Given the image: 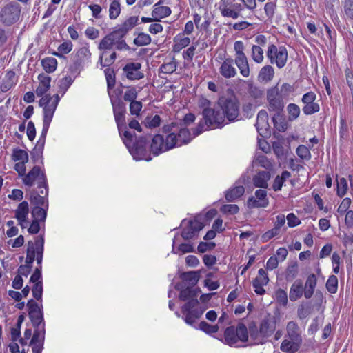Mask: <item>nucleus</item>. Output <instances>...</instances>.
<instances>
[{
  "label": "nucleus",
  "mask_w": 353,
  "mask_h": 353,
  "mask_svg": "<svg viewBox=\"0 0 353 353\" xmlns=\"http://www.w3.org/2000/svg\"><path fill=\"white\" fill-rule=\"evenodd\" d=\"M110 100L112 106L114 120L118 128L119 135L130 152L136 160L144 159L145 150L143 145L145 144V140L135 142L134 133L128 130L125 121L126 106L125 103L118 98L114 97V94L110 93Z\"/></svg>",
  "instance_id": "f257e3e1"
},
{
  "label": "nucleus",
  "mask_w": 353,
  "mask_h": 353,
  "mask_svg": "<svg viewBox=\"0 0 353 353\" xmlns=\"http://www.w3.org/2000/svg\"><path fill=\"white\" fill-rule=\"evenodd\" d=\"M28 316L34 328L29 345L33 353H41L43 349L46 329L42 304L39 305L34 300L30 299L27 303Z\"/></svg>",
  "instance_id": "f03ea898"
},
{
  "label": "nucleus",
  "mask_w": 353,
  "mask_h": 353,
  "mask_svg": "<svg viewBox=\"0 0 353 353\" xmlns=\"http://www.w3.org/2000/svg\"><path fill=\"white\" fill-rule=\"evenodd\" d=\"M176 289L180 290V300L188 301L181 307V312L183 315L182 318L188 325L194 326L196 320L203 315L206 310L205 307L199 305L196 299L201 290L199 288H193L192 287L181 289L179 285H176Z\"/></svg>",
  "instance_id": "7ed1b4c3"
},
{
  "label": "nucleus",
  "mask_w": 353,
  "mask_h": 353,
  "mask_svg": "<svg viewBox=\"0 0 353 353\" xmlns=\"http://www.w3.org/2000/svg\"><path fill=\"white\" fill-rule=\"evenodd\" d=\"M241 3H232L231 0H221L219 3V10L222 17L236 19L239 17L243 19H252L251 14L245 16L243 14L245 8L253 12L256 7V0H239Z\"/></svg>",
  "instance_id": "20e7f679"
},
{
  "label": "nucleus",
  "mask_w": 353,
  "mask_h": 353,
  "mask_svg": "<svg viewBox=\"0 0 353 353\" xmlns=\"http://www.w3.org/2000/svg\"><path fill=\"white\" fill-rule=\"evenodd\" d=\"M276 327V318L268 314L261 321L259 327L254 322L249 324L248 330L253 344H264L267 339L272 336Z\"/></svg>",
  "instance_id": "39448f33"
},
{
  "label": "nucleus",
  "mask_w": 353,
  "mask_h": 353,
  "mask_svg": "<svg viewBox=\"0 0 353 353\" xmlns=\"http://www.w3.org/2000/svg\"><path fill=\"white\" fill-rule=\"evenodd\" d=\"M203 122L199 123L197 127L194 130V135L198 136L204 130L210 128H218L225 125L224 116L219 110L212 108H204L202 111Z\"/></svg>",
  "instance_id": "423d86ee"
},
{
  "label": "nucleus",
  "mask_w": 353,
  "mask_h": 353,
  "mask_svg": "<svg viewBox=\"0 0 353 353\" xmlns=\"http://www.w3.org/2000/svg\"><path fill=\"white\" fill-rule=\"evenodd\" d=\"M248 328L242 323L236 327H228L224 331V338L221 340L225 344L231 347H240L239 342H247L249 337Z\"/></svg>",
  "instance_id": "0eeeda50"
},
{
  "label": "nucleus",
  "mask_w": 353,
  "mask_h": 353,
  "mask_svg": "<svg viewBox=\"0 0 353 353\" xmlns=\"http://www.w3.org/2000/svg\"><path fill=\"white\" fill-rule=\"evenodd\" d=\"M217 105L221 110L225 120L227 119L229 122L239 120L240 103L235 96H222L219 98Z\"/></svg>",
  "instance_id": "6e6552de"
},
{
  "label": "nucleus",
  "mask_w": 353,
  "mask_h": 353,
  "mask_svg": "<svg viewBox=\"0 0 353 353\" xmlns=\"http://www.w3.org/2000/svg\"><path fill=\"white\" fill-rule=\"evenodd\" d=\"M91 52L88 43L75 50L72 55L69 71L71 74L78 76L85 65L90 61Z\"/></svg>",
  "instance_id": "1a4fd4ad"
},
{
  "label": "nucleus",
  "mask_w": 353,
  "mask_h": 353,
  "mask_svg": "<svg viewBox=\"0 0 353 353\" xmlns=\"http://www.w3.org/2000/svg\"><path fill=\"white\" fill-rule=\"evenodd\" d=\"M44 252L43 235H39L34 238V241H28L27 243L26 257L27 263L32 265L34 260L37 261V267L42 268V261Z\"/></svg>",
  "instance_id": "9d476101"
},
{
  "label": "nucleus",
  "mask_w": 353,
  "mask_h": 353,
  "mask_svg": "<svg viewBox=\"0 0 353 353\" xmlns=\"http://www.w3.org/2000/svg\"><path fill=\"white\" fill-rule=\"evenodd\" d=\"M21 7L17 1L7 3L0 10V23L4 26H11L21 17Z\"/></svg>",
  "instance_id": "9b49d317"
},
{
  "label": "nucleus",
  "mask_w": 353,
  "mask_h": 353,
  "mask_svg": "<svg viewBox=\"0 0 353 353\" xmlns=\"http://www.w3.org/2000/svg\"><path fill=\"white\" fill-rule=\"evenodd\" d=\"M163 132L174 135L173 137H174L171 143L174 144V147H180L182 145L187 144L190 143L192 139L188 129L179 127L176 123L174 122L170 124L165 125L163 127Z\"/></svg>",
  "instance_id": "f8f14e48"
},
{
  "label": "nucleus",
  "mask_w": 353,
  "mask_h": 353,
  "mask_svg": "<svg viewBox=\"0 0 353 353\" xmlns=\"http://www.w3.org/2000/svg\"><path fill=\"white\" fill-rule=\"evenodd\" d=\"M23 183L29 188L37 185L39 189L47 188L48 181L44 170L34 165L22 179Z\"/></svg>",
  "instance_id": "ddd939ff"
},
{
  "label": "nucleus",
  "mask_w": 353,
  "mask_h": 353,
  "mask_svg": "<svg viewBox=\"0 0 353 353\" xmlns=\"http://www.w3.org/2000/svg\"><path fill=\"white\" fill-rule=\"evenodd\" d=\"M266 98L268 110L274 114L281 113L285 107V99L279 93L278 85L268 89Z\"/></svg>",
  "instance_id": "4468645a"
},
{
  "label": "nucleus",
  "mask_w": 353,
  "mask_h": 353,
  "mask_svg": "<svg viewBox=\"0 0 353 353\" xmlns=\"http://www.w3.org/2000/svg\"><path fill=\"white\" fill-rule=\"evenodd\" d=\"M173 134H168L165 140L161 134H156L152 139L150 149L154 155L157 156L159 154L166 152L174 148V144L171 142L173 141Z\"/></svg>",
  "instance_id": "2eb2a0df"
},
{
  "label": "nucleus",
  "mask_w": 353,
  "mask_h": 353,
  "mask_svg": "<svg viewBox=\"0 0 353 353\" xmlns=\"http://www.w3.org/2000/svg\"><path fill=\"white\" fill-rule=\"evenodd\" d=\"M267 57L272 64H276L279 68H283L288 60V51L285 47L278 48L271 44L268 46Z\"/></svg>",
  "instance_id": "dca6fc26"
},
{
  "label": "nucleus",
  "mask_w": 353,
  "mask_h": 353,
  "mask_svg": "<svg viewBox=\"0 0 353 353\" xmlns=\"http://www.w3.org/2000/svg\"><path fill=\"white\" fill-rule=\"evenodd\" d=\"M60 97L59 94H46L39 100V105L43 108V118L52 119L57 108Z\"/></svg>",
  "instance_id": "f3484780"
},
{
  "label": "nucleus",
  "mask_w": 353,
  "mask_h": 353,
  "mask_svg": "<svg viewBox=\"0 0 353 353\" xmlns=\"http://www.w3.org/2000/svg\"><path fill=\"white\" fill-rule=\"evenodd\" d=\"M30 212L32 220L28 228V232L30 234H36L40 230V223L46 221V210L39 207L32 208Z\"/></svg>",
  "instance_id": "a211bd4d"
},
{
  "label": "nucleus",
  "mask_w": 353,
  "mask_h": 353,
  "mask_svg": "<svg viewBox=\"0 0 353 353\" xmlns=\"http://www.w3.org/2000/svg\"><path fill=\"white\" fill-rule=\"evenodd\" d=\"M30 212L29 205L26 201L19 203L14 210V218L22 228H26L29 225L28 216Z\"/></svg>",
  "instance_id": "6ab92c4d"
},
{
  "label": "nucleus",
  "mask_w": 353,
  "mask_h": 353,
  "mask_svg": "<svg viewBox=\"0 0 353 353\" xmlns=\"http://www.w3.org/2000/svg\"><path fill=\"white\" fill-rule=\"evenodd\" d=\"M48 187L41 189L40 193L33 191L30 196V201L32 205H34L33 208H42L47 211L48 209Z\"/></svg>",
  "instance_id": "aec40b11"
},
{
  "label": "nucleus",
  "mask_w": 353,
  "mask_h": 353,
  "mask_svg": "<svg viewBox=\"0 0 353 353\" xmlns=\"http://www.w3.org/2000/svg\"><path fill=\"white\" fill-rule=\"evenodd\" d=\"M256 199L250 197L248 200V206L250 208H266L269 204L268 199L267 198V191L263 189L256 190Z\"/></svg>",
  "instance_id": "412c9836"
},
{
  "label": "nucleus",
  "mask_w": 353,
  "mask_h": 353,
  "mask_svg": "<svg viewBox=\"0 0 353 353\" xmlns=\"http://www.w3.org/2000/svg\"><path fill=\"white\" fill-rule=\"evenodd\" d=\"M187 226L184 227L181 232V236L189 240L196 235L203 228V224L197 219L188 220Z\"/></svg>",
  "instance_id": "4be33fe9"
},
{
  "label": "nucleus",
  "mask_w": 353,
  "mask_h": 353,
  "mask_svg": "<svg viewBox=\"0 0 353 353\" xmlns=\"http://www.w3.org/2000/svg\"><path fill=\"white\" fill-rule=\"evenodd\" d=\"M255 126L261 136L264 137L269 134L268 114L265 110H261L258 112Z\"/></svg>",
  "instance_id": "5701e85b"
},
{
  "label": "nucleus",
  "mask_w": 353,
  "mask_h": 353,
  "mask_svg": "<svg viewBox=\"0 0 353 353\" xmlns=\"http://www.w3.org/2000/svg\"><path fill=\"white\" fill-rule=\"evenodd\" d=\"M234 60L230 57L223 59L219 68V73L222 77L225 79H230L237 74V71L234 66Z\"/></svg>",
  "instance_id": "b1692460"
},
{
  "label": "nucleus",
  "mask_w": 353,
  "mask_h": 353,
  "mask_svg": "<svg viewBox=\"0 0 353 353\" xmlns=\"http://www.w3.org/2000/svg\"><path fill=\"white\" fill-rule=\"evenodd\" d=\"M141 64L139 62L127 63L123 70L126 77L130 80H139L143 78L144 74L141 72Z\"/></svg>",
  "instance_id": "393cba45"
},
{
  "label": "nucleus",
  "mask_w": 353,
  "mask_h": 353,
  "mask_svg": "<svg viewBox=\"0 0 353 353\" xmlns=\"http://www.w3.org/2000/svg\"><path fill=\"white\" fill-rule=\"evenodd\" d=\"M269 282V278L265 270L260 268L258 271V276L253 280L252 285L255 293L263 295L265 293L263 287Z\"/></svg>",
  "instance_id": "a878e982"
},
{
  "label": "nucleus",
  "mask_w": 353,
  "mask_h": 353,
  "mask_svg": "<svg viewBox=\"0 0 353 353\" xmlns=\"http://www.w3.org/2000/svg\"><path fill=\"white\" fill-rule=\"evenodd\" d=\"M17 82L18 78L15 72L12 70H8L1 82L0 90L3 92H6L14 87Z\"/></svg>",
  "instance_id": "bb28decb"
},
{
  "label": "nucleus",
  "mask_w": 353,
  "mask_h": 353,
  "mask_svg": "<svg viewBox=\"0 0 353 353\" xmlns=\"http://www.w3.org/2000/svg\"><path fill=\"white\" fill-rule=\"evenodd\" d=\"M138 17H130L113 31L120 37H125L138 23Z\"/></svg>",
  "instance_id": "cd10ccee"
},
{
  "label": "nucleus",
  "mask_w": 353,
  "mask_h": 353,
  "mask_svg": "<svg viewBox=\"0 0 353 353\" xmlns=\"http://www.w3.org/2000/svg\"><path fill=\"white\" fill-rule=\"evenodd\" d=\"M304 295V288L303 281L296 279L290 287L289 298L291 301H296Z\"/></svg>",
  "instance_id": "c85d7f7f"
},
{
  "label": "nucleus",
  "mask_w": 353,
  "mask_h": 353,
  "mask_svg": "<svg viewBox=\"0 0 353 353\" xmlns=\"http://www.w3.org/2000/svg\"><path fill=\"white\" fill-rule=\"evenodd\" d=\"M161 0L155 3L152 11V17H154L155 21H159L161 19L171 14V9L168 6H161Z\"/></svg>",
  "instance_id": "c756f323"
},
{
  "label": "nucleus",
  "mask_w": 353,
  "mask_h": 353,
  "mask_svg": "<svg viewBox=\"0 0 353 353\" xmlns=\"http://www.w3.org/2000/svg\"><path fill=\"white\" fill-rule=\"evenodd\" d=\"M38 80L39 84L35 92L38 97H43L46 95V93L50 90L51 77L45 74H40L38 76Z\"/></svg>",
  "instance_id": "7c9ffc66"
},
{
  "label": "nucleus",
  "mask_w": 353,
  "mask_h": 353,
  "mask_svg": "<svg viewBox=\"0 0 353 353\" xmlns=\"http://www.w3.org/2000/svg\"><path fill=\"white\" fill-rule=\"evenodd\" d=\"M271 174L268 171H260L254 175L252 178L253 185L256 188L265 189L268 188V182L270 179Z\"/></svg>",
  "instance_id": "2f4dec72"
},
{
  "label": "nucleus",
  "mask_w": 353,
  "mask_h": 353,
  "mask_svg": "<svg viewBox=\"0 0 353 353\" xmlns=\"http://www.w3.org/2000/svg\"><path fill=\"white\" fill-rule=\"evenodd\" d=\"M287 334L290 340L302 342L301 331L294 321H289L286 325Z\"/></svg>",
  "instance_id": "473e14b6"
},
{
  "label": "nucleus",
  "mask_w": 353,
  "mask_h": 353,
  "mask_svg": "<svg viewBox=\"0 0 353 353\" xmlns=\"http://www.w3.org/2000/svg\"><path fill=\"white\" fill-rule=\"evenodd\" d=\"M117 34L112 31L106 36H105L99 42L98 48L99 50L105 52L112 50L114 46L115 39H117Z\"/></svg>",
  "instance_id": "72a5a7b5"
},
{
  "label": "nucleus",
  "mask_w": 353,
  "mask_h": 353,
  "mask_svg": "<svg viewBox=\"0 0 353 353\" xmlns=\"http://www.w3.org/2000/svg\"><path fill=\"white\" fill-rule=\"evenodd\" d=\"M317 283V279L314 274H310L305 281L304 288V296L305 299H310L314 292Z\"/></svg>",
  "instance_id": "f704fd0d"
},
{
  "label": "nucleus",
  "mask_w": 353,
  "mask_h": 353,
  "mask_svg": "<svg viewBox=\"0 0 353 353\" xmlns=\"http://www.w3.org/2000/svg\"><path fill=\"white\" fill-rule=\"evenodd\" d=\"M234 60L241 75L243 77H248L250 74V69L247 56L235 57Z\"/></svg>",
  "instance_id": "c9c22d12"
},
{
  "label": "nucleus",
  "mask_w": 353,
  "mask_h": 353,
  "mask_svg": "<svg viewBox=\"0 0 353 353\" xmlns=\"http://www.w3.org/2000/svg\"><path fill=\"white\" fill-rule=\"evenodd\" d=\"M248 97L254 101L255 103L261 101L264 97L263 90L252 83L248 84Z\"/></svg>",
  "instance_id": "e433bc0d"
},
{
  "label": "nucleus",
  "mask_w": 353,
  "mask_h": 353,
  "mask_svg": "<svg viewBox=\"0 0 353 353\" xmlns=\"http://www.w3.org/2000/svg\"><path fill=\"white\" fill-rule=\"evenodd\" d=\"M174 45L172 50L174 52H179L183 48L187 47L190 43L189 37H184L181 34H178L173 39Z\"/></svg>",
  "instance_id": "4c0bfd02"
},
{
  "label": "nucleus",
  "mask_w": 353,
  "mask_h": 353,
  "mask_svg": "<svg viewBox=\"0 0 353 353\" xmlns=\"http://www.w3.org/2000/svg\"><path fill=\"white\" fill-rule=\"evenodd\" d=\"M200 273L201 270L185 272L181 274L180 277L190 285L194 286L200 279Z\"/></svg>",
  "instance_id": "58836bf2"
},
{
  "label": "nucleus",
  "mask_w": 353,
  "mask_h": 353,
  "mask_svg": "<svg viewBox=\"0 0 353 353\" xmlns=\"http://www.w3.org/2000/svg\"><path fill=\"white\" fill-rule=\"evenodd\" d=\"M301 343V342L299 341L285 339L281 343L280 349L283 352L295 353L298 351Z\"/></svg>",
  "instance_id": "ea45409f"
},
{
  "label": "nucleus",
  "mask_w": 353,
  "mask_h": 353,
  "mask_svg": "<svg viewBox=\"0 0 353 353\" xmlns=\"http://www.w3.org/2000/svg\"><path fill=\"white\" fill-rule=\"evenodd\" d=\"M291 176V173L288 170H284L282 172L281 175H277L274 179L272 183V189L275 191H280L282 189V187L285 183V181L288 179Z\"/></svg>",
  "instance_id": "a19ab883"
},
{
  "label": "nucleus",
  "mask_w": 353,
  "mask_h": 353,
  "mask_svg": "<svg viewBox=\"0 0 353 353\" xmlns=\"http://www.w3.org/2000/svg\"><path fill=\"white\" fill-rule=\"evenodd\" d=\"M72 48L73 44L70 41H64L59 46L58 52H54L52 54L61 59H65V54L70 53Z\"/></svg>",
  "instance_id": "79ce46f5"
},
{
  "label": "nucleus",
  "mask_w": 353,
  "mask_h": 353,
  "mask_svg": "<svg viewBox=\"0 0 353 353\" xmlns=\"http://www.w3.org/2000/svg\"><path fill=\"white\" fill-rule=\"evenodd\" d=\"M245 192V188L243 185L236 186L228 191L225 194V199L232 202L241 197Z\"/></svg>",
  "instance_id": "37998d69"
},
{
  "label": "nucleus",
  "mask_w": 353,
  "mask_h": 353,
  "mask_svg": "<svg viewBox=\"0 0 353 353\" xmlns=\"http://www.w3.org/2000/svg\"><path fill=\"white\" fill-rule=\"evenodd\" d=\"M274 75V68L271 65H265L263 67L259 73V80L261 81H270Z\"/></svg>",
  "instance_id": "c03bdc74"
},
{
  "label": "nucleus",
  "mask_w": 353,
  "mask_h": 353,
  "mask_svg": "<svg viewBox=\"0 0 353 353\" xmlns=\"http://www.w3.org/2000/svg\"><path fill=\"white\" fill-rule=\"evenodd\" d=\"M41 63L47 73H52L57 68V61L53 57H46L41 60Z\"/></svg>",
  "instance_id": "a18cd8bd"
},
{
  "label": "nucleus",
  "mask_w": 353,
  "mask_h": 353,
  "mask_svg": "<svg viewBox=\"0 0 353 353\" xmlns=\"http://www.w3.org/2000/svg\"><path fill=\"white\" fill-rule=\"evenodd\" d=\"M177 67L178 62L172 57L169 61L163 63L160 66V70L162 73L170 74L176 71Z\"/></svg>",
  "instance_id": "49530a36"
},
{
  "label": "nucleus",
  "mask_w": 353,
  "mask_h": 353,
  "mask_svg": "<svg viewBox=\"0 0 353 353\" xmlns=\"http://www.w3.org/2000/svg\"><path fill=\"white\" fill-rule=\"evenodd\" d=\"M121 3L119 0H111L109 6V17L110 19H116L121 13Z\"/></svg>",
  "instance_id": "de8ad7c7"
},
{
  "label": "nucleus",
  "mask_w": 353,
  "mask_h": 353,
  "mask_svg": "<svg viewBox=\"0 0 353 353\" xmlns=\"http://www.w3.org/2000/svg\"><path fill=\"white\" fill-rule=\"evenodd\" d=\"M254 163L267 170H270L273 167L272 162L264 154L256 155Z\"/></svg>",
  "instance_id": "09e8293b"
},
{
  "label": "nucleus",
  "mask_w": 353,
  "mask_h": 353,
  "mask_svg": "<svg viewBox=\"0 0 353 353\" xmlns=\"http://www.w3.org/2000/svg\"><path fill=\"white\" fill-rule=\"evenodd\" d=\"M251 56L254 62L261 63L264 59L263 48L259 46L253 45Z\"/></svg>",
  "instance_id": "8fccbe9b"
},
{
  "label": "nucleus",
  "mask_w": 353,
  "mask_h": 353,
  "mask_svg": "<svg viewBox=\"0 0 353 353\" xmlns=\"http://www.w3.org/2000/svg\"><path fill=\"white\" fill-rule=\"evenodd\" d=\"M12 159L14 161L28 162V154L22 149L14 148L12 151Z\"/></svg>",
  "instance_id": "3c124183"
},
{
  "label": "nucleus",
  "mask_w": 353,
  "mask_h": 353,
  "mask_svg": "<svg viewBox=\"0 0 353 353\" xmlns=\"http://www.w3.org/2000/svg\"><path fill=\"white\" fill-rule=\"evenodd\" d=\"M342 6L345 17L349 20H353V0H344Z\"/></svg>",
  "instance_id": "603ef678"
},
{
  "label": "nucleus",
  "mask_w": 353,
  "mask_h": 353,
  "mask_svg": "<svg viewBox=\"0 0 353 353\" xmlns=\"http://www.w3.org/2000/svg\"><path fill=\"white\" fill-rule=\"evenodd\" d=\"M138 96V92L135 87L128 86L123 93V99L125 101L131 102L136 101Z\"/></svg>",
  "instance_id": "864d4df0"
},
{
  "label": "nucleus",
  "mask_w": 353,
  "mask_h": 353,
  "mask_svg": "<svg viewBox=\"0 0 353 353\" xmlns=\"http://www.w3.org/2000/svg\"><path fill=\"white\" fill-rule=\"evenodd\" d=\"M274 127L280 132H284L287 128V124L282 118L281 113H276L272 117Z\"/></svg>",
  "instance_id": "5fc2aeb1"
},
{
  "label": "nucleus",
  "mask_w": 353,
  "mask_h": 353,
  "mask_svg": "<svg viewBox=\"0 0 353 353\" xmlns=\"http://www.w3.org/2000/svg\"><path fill=\"white\" fill-rule=\"evenodd\" d=\"M198 328L208 334L216 333L219 329L218 325H212L205 321H201L198 325Z\"/></svg>",
  "instance_id": "6e6d98bb"
},
{
  "label": "nucleus",
  "mask_w": 353,
  "mask_h": 353,
  "mask_svg": "<svg viewBox=\"0 0 353 353\" xmlns=\"http://www.w3.org/2000/svg\"><path fill=\"white\" fill-rule=\"evenodd\" d=\"M151 41V37L148 34L141 32L134 39V43L137 46H143L150 44Z\"/></svg>",
  "instance_id": "4d7b16f0"
},
{
  "label": "nucleus",
  "mask_w": 353,
  "mask_h": 353,
  "mask_svg": "<svg viewBox=\"0 0 353 353\" xmlns=\"http://www.w3.org/2000/svg\"><path fill=\"white\" fill-rule=\"evenodd\" d=\"M287 111L288 113V119L290 121L296 119L300 114V108L295 103H290L287 106Z\"/></svg>",
  "instance_id": "13d9d810"
},
{
  "label": "nucleus",
  "mask_w": 353,
  "mask_h": 353,
  "mask_svg": "<svg viewBox=\"0 0 353 353\" xmlns=\"http://www.w3.org/2000/svg\"><path fill=\"white\" fill-rule=\"evenodd\" d=\"M161 119L159 115L147 117L144 120V125L148 128H154L160 125Z\"/></svg>",
  "instance_id": "bf43d9fd"
},
{
  "label": "nucleus",
  "mask_w": 353,
  "mask_h": 353,
  "mask_svg": "<svg viewBox=\"0 0 353 353\" xmlns=\"http://www.w3.org/2000/svg\"><path fill=\"white\" fill-rule=\"evenodd\" d=\"M143 108V103L139 101H134L130 102L129 105V110L130 113L132 116H134L135 117H138L140 115V112L141 111Z\"/></svg>",
  "instance_id": "052dcab7"
},
{
  "label": "nucleus",
  "mask_w": 353,
  "mask_h": 353,
  "mask_svg": "<svg viewBox=\"0 0 353 353\" xmlns=\"http://www.w3.org/2000/svg\"><path fill=\"white\" fill-rule=\"evenodd\" d=\"M319 110L320 106L315 101L304 104V106L302 108V111L305 115L313 114L318 112Z\"/></svg>",
  "instance_id": "680f3d73"
},
{
  "label": "nucleus",
  "mask_w": 353,
  "mask_h": 353,
  "mask_svg": "<svg viewBox=\"0 0 353 353\" xmlns=\"http://www.w3.org/2000/svg\"><path fill=\"white\" fill-rule=\"evenodd\" d=\"M43 148L44 146H40L38 144H36L35 147L30 152L31 158L34 163L39 162V161L42 162Z\"/></svg>",
  "instance_id": "e2e57ef3"
},
{
  "label": "nucleus",
  "mask_w": 353,
  "mask_h": 353,
  "mask_svg": "<svg viewBox=\"0 0 353 353\" xmlns=\"http://www.w3.org/2000/svg\"><path fill=\"white\" fill-rule=\"evenodd\" d=\"M326 288L330 293H336L338 289V279L334 275L329 276L326 282Z\"/></svg>",
  "instance_id": "0e129e2a"
},
{
  "label": "nucleus",
  "mask_w": 353,
  "mask_h": 353,
  "mask_svg": "<svg viewBox=\"0 0 353 353\" xmlns=\"http://www.w3.org/2000/svg\"><path fill=\"white\" fill-rule=\"evenodd\" d=\"M347 190V182L346 179L342 177L337 179L336 194L339 197H343Z\"/></svg>",
  "instance_id": "69168bd1"
},
{
  "label": "nucleus",
  "mask_w": 353,
  "mask_h": 353,
  "mask_svg": "<svg viewBox=\"0 0 353 353\" xmlns=\"http://www.w3.org/2000/svg\"><path fill=\"white\" fill-rule=\"evenodd\" d=\"M280 232H281L279 230L273 227V228L268 230L261 235V241L263 243H266L272 238L277 236Z\"/></svg>",
  "instance_id": "338daca9"
},
{
  "label": "nucleus",
  "mask_w": 353,
  "mask_h": 353,
  "mask_svg": "<svg viewBox=\"0 0 353 353\" xmlns=\"http://www.w3.org/2000/svg\"><path fill=\"white\" fill-rule=\"evenodd\" d=\"M296 152V154L302 159L309 160L311 158V153L305 145H300L298 146Z\"/></svg>",
  "instance_id": "774afa93"
}]
</instances>
